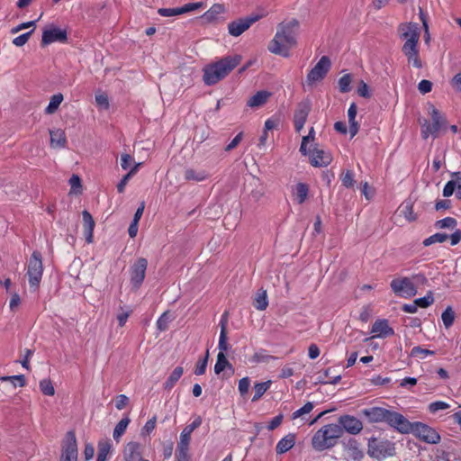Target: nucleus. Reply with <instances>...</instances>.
Segmentation results:
<instances>
[{"label": "nucleus", "mask_w": 461, "mask_h": 461, "mask_svg": "<svg viewBox=\"0 0 461 461\" xmlns=\"http://www.w3.org/2000/svg\"><path fill=\"white\" fill-rule=\"evenodd\" d=\"M399 37L404 41L402 52L407 59L409 65L416 68H422V60L420 56L419 41L420 28L417 23H402L398 26Z\"/></svg>", "instance_id": "f257e3e1"}, {"label": "nucleus", "mask_w": 461, "mask_h": 461, "mask_svg": "<svg viewBox=\"0 0 461 461\" xmlns=\"http://www.w3.org/2000/svg\"><path fill=\"white\" fill-rule=\"evenodd\" d=\"M298 28L299 23L296 19L279 23L274 39L269 42L268 50L285 58L289 57L290 50L297 43Z\"/></svg>", "instance_id": "f03ea898"}, {"label": "nucleus", "mask_w": 461, "mask_h": 461, "mask_svg": "<svg viewBox=\"0 0 461 461\" xmlns=\"http://www.w3.org/2000/svg\"><path fill=\"white\" fill-rule=\"evenodd\" d=\"M241 61L240 55L225 56L203 68V80L206 86H213L224 79Z\"/></svg>", "instance_id": "7ed1b4c3"}, {"label": "nucleus", "mask_w": 461, "mask_h": 461, "mask_svg": "<svg viewBox=\"0 0 461 461\" xmlns=\"http://www.w3.org/2000/svg\"><path fill=\"white\" fill-rule=\"evenodd\" d=\"M361 413L370 423L385 422L399 432L406 431L409 428V420L402 414L383 407L365 408Z\"/></svg>", "instance_id": "20e7f679"}, {"label": "nucleus", "mask_w": 461, "mask_h": 461, "mask_svg": "<svg viewBox=\"0 0 461 461\" xmlns=\"http://www.w3.org/2000/svg\"><path fill=\"white\" fill-rule=\"evenodd\" d=\"M343 436L340 425L330 423L318 429L312 438V447L316 451H324L337 445Z\"/></svg>", "instance_id": "39448f33"}, {"label": "nucleus", "mask_w": 461, "mask_h": 461, "mask_svg": "<svg viewBox=\"0 0 461 461\" xmlns=\"http://www.w3.org/2000/svg\"><path fill=\"white\" fill-rule=\"evenodd\" d=\"M427 113L430 121L427 119H423V122L420 121L422 128L421 134L425 139L429 136L436 138L441 131H446L447 126V118L445 114L431 103L427 104Z\"/></svg>", "instance_id": "423d86ee"}, {"label": "nucleus", "mask_w": 461, "mask_h": 461, "mask_svg": "<svg viewBox=\"0 0 461 461\" xmlns=\"http://www.w3.org/2000/svg\"><path fill=\"white\" fill-rule=\"evenodd\" d=\"M367 454L371 458L383 461L395 456V443L381 437H371L367 442Z\"/></svg>", "instance_id": "0eeeda50"}, {"label": "nucleus", "mask_w": 461, "mask_h": 461, "mask_svg": "<svg viewBox=\"0 0 461 461\" xmlns=\"http://www.w3.org/2000/svg\"><path fill=\"white\" fill-rule=\"evenodd\" d=\"M29 285L32 291L38 290L43 276V264L41 253L35 250L32 253L28 263L27 272Z\"/></svg>", "instance_id": "6e6552de"}, {"label": "nucleus", "mask_w": 461, "mask_h": 461, "mask_svg": "<svg viewBox=\"0 0 461 461\" xmlns=\"http://www.w3.org/2000/svg\"><path fill=\"white\" fill-rule=\"evenodd\" d=\"M409 428L406 431H400L401 433L411 432L415 437L429 444H438L440 441V435L438 431L422 422H410Z\"/></svg>", "instance_id": "1a4fd4ad"}, {"label": "nucleus", "mask_w": 461, "mask_h": 461, "mask_svg": "<svg viewBox=\"0 0 461 461\" xmlns=\"http://www.w3.org/2000/svg\"><path fill=\"white\" fill-rule=\"evenodd\" d=\"M300 151L304 156H309L312 167H327L332 161L330 153L318 149L316 146H300Z\"/></svg>", "instance_id": "9d476101"}, {"label": "nucleus", "mask_w": 461, "mask_h": 461, "mask_svg": "<svg viewBox=\"0 0 461 461\" xmlns=\"http://www.w3.org/2000/svg\"><path fill=\"white\" fill-rule=\"evenodd\" d=\"M390 287L395 295L402 298H411L417 294L414 282L408 276L393 279Z\"/></svg>", "instance_id": "9b49d317"}, {"label": "nucleus", "mask_w": 461, "mask_h": 461, "mask_svg": "<svg viewBox=\"0 0 461 461\" xmlns=\"http://www.w3.org/2000/svg\"><path fill=\"white\" fill-rule=\"evenodd\" d=\"M148 267V260L144 258H139L131 267L130 276L131 283L133 288L138 289L143 283L146 276Z\"/></svg>", "instance_id": "f8f14e48"}, {"label": "nucleus", "mask_w": 461, "mask_h": 461, "mask_svg": "<svg viewBox=\"0 0 461 461\" xmlns=\"http://www.w3.org/2000/svg\"><path fill=\"white\" fill-rule=\"evenodd\" d=\"M68 41V32L56 26L47 28L42 32L41 46L45 47L53 42L66 43Z\"/></svg>", "instance_id": "ddd939ff"}, {"label": "nucleus", "mask_w": 461, "mask_h": 461, "mask_svg": "<svg viewBox=\"0 0 461 461\" xmlns=\"http://www.w3.org/2000/svg\"><path fill=\"white\" fill-rule=\"evenodd\" d=\"M330 68V60L327 56H322L318 63L311 69L307 75L309 84L321 81L324 78Z\"/></svg>", "instance_id": "4468645a"}, {"label": "nucleus", "mask_w": 461, "mask_h": 461, "mask_svg": "<svg viewBox=\"0 0 461 461\" xmlns=\"http://www.w3.org/2000/svg\"><path fill=\"white\" fill-rule=\"evenodd\" d=\"M365 456L359 442L350 438L343 443V459L345 461H362Z\"/></svg>", "instance_id": "2eb2a0df"}, {"label": "nucleus", "mask_w": 461, "mask_h": 461, "mask_svg": "<svg viewBox=\"0 0 461 461\" xmlns=\"http://www.w3.org/2000/svg\"><path fill=\"white\" fill-rule=\"evenodd\" d=\"M59 461H77V444L72 431L67 434V441L62 447Z\"/></svg>", "instance_id": "dca6fc26"}, {"label": "nucleus", "mask_w": 461, "mask_h": 461, "mask_svg": "<svg viewBox=\"0 0 461 461\" xmlns=\"http://www.w3.org/2000/svg\"><path fill=\"white\" fill-rule=\"evenodd\" d=\"M260 17L258 15L253 17H246L233 21L228 24L229 33L234 37L241 35Z\"/></svg>", "instance_id": "f3484780"}, {"label": "nucleus", "mask_w": 461, "mask_h": 461, "mask_svg": "<svg viewBox=\"0 0 461 461\" xmlns=\"http://www.w3.org/2000/svg\"><path fill=\"white\" fill-rule=\"evenodd\" d=\"M343 429V431L357 435L363 429V423L357 418L351 415H343L339 419V424Z\"/></svg>", "instance_id": "a211bd4d"}, {"label": "nucleus", "mask_w": 461, "mask_h": 461, "mask_svg": "<svg viewBox=\"0 0 461 461\" xmlns=\"http://www.w3.org/2000/svg\"><path fill=\"white\" fill-rule=\"evenodd\" d=\"M310 111L311 105L308 102H301L298 104L294 115V128L298 133L303 130Z\"/></svg>", "instance_id": "6ab92c4d"}, {"label": "nucleus", "mask_w": 461, "mask_h": 461, "mask_svg": "<svg viewBox=\"0 0 461 461\" xmlns=\"http://www.w3.org/2000/svg\"><path fill=\"white\" fill-rule=\"evenodd\" d=\"M371 333L374 334L373 338H386L393 336L394 330L389 326L386 319H378L373 323Z\"/></svg>", "instance_id": "aec40b11"}, {"label": "nucleus", "mask_w": 461, "mask_h": 461, "mask_svg": "<svg viewBox=\"0 0 461 461\" xmlns=\"http://www.w3.org/2000/svg\"><path fill=\"white\" fill-rule=\"evenodd\" d=\"M123 457L125 461H141V445L135 441L129 442L124 447Z\"/></svg>", "instance_id": "412c9836"}, {"label": "nucleus", "mask_w": 461, "mask_h": 461, "mask_svg": "<svg viewBox=\"0 0 461 461\" xmlns=\"http://www.w3.org/2000/svg\"><path fill=\"white\" fill-rule=\"evenodd\" d=\"M82 218H83L84 235L86 238V241L89 244V243L93 242L94 230H95V222L91 213L86 210H84L82 212Z\"/></svg>", "instance_id": "4be33fe9"}, {"label": "nucleus", "mask_w": 461, "mask_h": 461, "mask_svg": "<svg viewBox=\"0 0 461 461\" xmlns=\"http://www.w3.org/2000/svg\"><path fill=\"white\" fill-rule=\"evenodd\" d=\"M293 196L298 204H303L309 194V185L305 183H298L293 188Z\"/></svg>", "instance_id": "5701e85b"}, {"label": "nucleus", "mask_w": 461, "mask_h": 461, "mask_svg": "<svg viewBox=\"0 0 461 461\" xmlns=\"http://www.w3.org/2000/svg\"><path fill=\"white\" fill-rule=\"evenodd\" d=\"M270 95L268 91H258L248 100L247 104L252 108L262 106L267 102Z\"/></svg>", "instance_id": "b1692460"}, {"label": "nucleus", "mask_w": 461, "mask_h": 461, "mask_svg": "<svg viewBox=\"0 0 461 461\" xmlns=\"http://www.w3.org/2000/svg\"><path fill=\"white\" fill-rule=\"evenodd\" d=\"M189 446L190 442L179 438L176 450V458L177 461H191Z\"/></svg>", "instance_id": "393cba45"}, {"label": "nucleus", "mask_w": 461, "mask_h": 461, "mask_svg": "<svg viewBox=\"0 0 461 461\" xmlns=\"http://www.w3.org/2000/svg\"><path fill=\"white\" fill-rule=\"evenodd\" d=\"M295 444L294 435L289 434L282 438L276 444V450L277 454H284L290 450Z\"/></svg>", "instance_id": "a878e982"}, {"label": "nucleus", "mask_w": 461, "mask_h": 461, "mask_svg": "<svg viewBox=\"0 0 461 461\" xmlns=\"http://www.w3.org/2000/svg\"><path fill=\"white\" fill-rule=\"evenodd\" d=\"M184 176L187 181L201 182L205 180L209 176V174L205 170L187 168L185 170Z\"/></svg>", "instance_id": "bb28decb"}, {"label": "nucleus", "mask_w": 461, "mask_h": 461, "mask_svg": "<svg viewBox=\"0 0 461 461\" xmlns=\"http://www.w3.org/2000/svg\"><path fill=\"white\" fill-rule=\"evenodd\" d=\"M357 113V107L355 103H352L348 110V117L349 122V131L351 137L355 136L358 131V125L356 122V116Z\"/></svg>", "instance_id": "cd10ccee"}, {"label": "nucleus", "mask_w": 461, "mask_h": 461, "mask_svg": "<svg viewBox=\"0 0 461 461\" xmlns=\"http://www.w3.org/2000/svg\"><path fill=\"white\" fill-rule=\"evenodd\" d=\"M202 421V418L200 416H197L192 421V423L188 424L186 427L184 428L180 434V439L187 440L188 442H190L193 431L201 426Z\"/></svg>", "instance_id": "c85d7f7f"}, {"label": "nucleus", "mask_w": 461, "mask_h": 461, "mask_svg": "<svg viewBox=\"0 0 461 461\" xmlns=\"http://www.w3.org/2000/svg\"><path fill=\"white\" fill-rule=\"evenodd\" d=\"M224 12L225 8L223 5L214 4L203 14V18L207 22H213L218 18L220 14H223Z\"/></svg>", "instance_id": "c756f323"}, {"label": "nucleus", "mask_w": 461, "mask_h": 461, "mask_svg": "<svg viewBox=\"0 0 461 461\" xmlns=\"http://www.w3.org/2000/svg\"><path fill=\"white\" fill-rule=\"evenodd\" d=\"M63 100L64 96L61 93L53 95L50 97V103L48 106L45 108L44 113L49 115L55 113L58 111Z\"/></svg>", "instance_id": "7c9ffc66"}, {"label": "nucleus", "mask_w": 461, "mask_h": 461, "mask_svg": "<svg viewBox=\"0 0 461 461\" xmlns=\"http://www.w3.org/2000/svg\"><path fill=\"white\" fill-rule=\"evenodd\" d=\"M253 305L258 311H264L267 308L268 299L266 290L260 289L258 291L253 302Z\"/></svg>", "instance_id": "2f4dec72"}, {"label": "nucleus", "mask_w": 461, "mask_h": 461, "mask_svg": "<svg viewBox=\"0 0 461 461\" xmlns=\"http://www.w3.org/2000/svg\"><path fill=\"white\" fill-rule=\"evenodd\" d=\"M278 126V120L275 118H268L265 122V129L263 134L260 136V144H265L268 140L269 133L273 135V130Z\"/></svg>", "instance_id": "473e14b6"}, {"label": "nucleus", "mask_w": 461, "mask_h": 461, "mask_svg": "<svg viewBox=\"0 0 461 461\" xmlns=\"http://www.w3.org/2000/svg\"><path fill=\"white\" fill-rule=\"evenodd\" d=\"M183 373H184L183 367L182 366H176L172 371V373L167 377V379L166 380V382L164 384V388L166 390H171L175 386L176 382L181 378V376L183 375Z\"/></svg>", "instance_id": "72a5a7b5"}, {"label": "nucleus", "mask_w": 461, "mask_h": 461, "mask_svg": "<svg viewBox=\"0 0 461 461\" xmlns=\"http://www.w3.org/2000/svg\"><path fill=\"white\" fill-rule=\"evenodd\" d=\"M271 384L272 381L270 380L262 383H256L254 385V396L252 397V402H258L270 388Z\"/></svg>", "instance_id": "f704fd0d"}, {"label": "nucleus", "mask_w": 461, "mask_h": 461, "mask_svg": "<svg viewBox=\"0 0 461 461\" xmlns=\"http://www.w3.org/2000/svg\"><path fill=\"white\" fill-rule=\"evenodd\" d=\"M130 419L128 417L122 418L115 426L113 433V437L115 441H119L122 436L124 434L129 423Z\"/></svg>", "instance_id": "c9c22d12"}, {"label": "nucleus", "mask_w": 461, "mask_h": 461, "mask_svg": "<svg viewBox=\"0 0 461 461\" xmlns=\"http://www.w3.org/2000/svg\"><path fill=\"white\" fill-rule=\"evenodd\" d=\"M140 165L141 163L135 164L134 167H131V170L122 178V180L117 185L118 193L122 194L124 192L128 181L133 175L137 173L138 168Z\"/></svg>", "instance_id": "e433bc0d"}, {"label": "nucleus", "mask_w": 461, "mask_h": 461, "mask_svg": "<svg viewBox=\"0 0 461 461\" xmlns=\"http://www.w3.org/2000/svg\"><path fill=\"white\" fill-rule=\"evenodd\" d=\"M402 213L409 221H414L417 219L413 210V203L411 201H406L402 204Z\"/></svg>", "instance_id": "4c0bfd02"}, {"label": "nucleus", "mask_w": 461, "mask_h": 461, "mask_svg": "<svg viewBox=\"0 0 461 461\" xmlns=\"http://www.w3.org/2000/svg\"><path fill=\"white\" fill-rule=\"evenodd\" d=\"M448 239V235L446 233H435L429 238L425 239L422 242L424 247H429L435 243H443Z\"/></svg>", "instance_id": "58836bf2"}, {"label": "nucleus", "mask_w": 461, "mask_h": 461, "mask_svg": "<svg viewBox=\"0 0 461 461\" xmlns=\"http://www.w3.org/2000/svg\"><path fill=\"white\" fill-rule=\"evenodd\" d=\"M228 366H230V363L225 356V353L219 352L217 355V360L214 365V372L215 374L219 375Z\"/></svg>", "instance_id": "ea45409f"}, {"label": "nucleus", "mask_w": 461, "mask_h": 461, "mask_svg": "<svg viewBox=\"0 0 461 461\" xmlns=\"http://www.w3.org/2000/svg\"><path fill=\"white\" fill-rule=\"evenodd\" d=\"M271 359H275V357L271 355H268L265 349H260L255 352L251 357V361L256 364L267 363L269 362Z\"/></svg>", "instance_id": "a19ab883"}, {"label": "nucleus", "mask_w": 461, "mask_h": 461, "mask_svg": "<svg viewBox=\"0 0 461 461\" xmlns=\"http://www.w3.org/2000/svg\"><path fill=\"white\" fill-rule=\"evenodd\" d=\"M1 381H9L12 383L14 387H23L26 385V379L23 375H11V376H1Z\"/></svg>", "instance_id": "79ce46f5"}, {"label": "nucleus", "mask_w": 461, "mask_h": 461, "mask_svg": "<svg viewBox=\"0 0 461 461\" xmlns=\"http://www.w3.org/2000/svg\"><path fill=\"white\" fill-rule=\"evenodd\" d=\"M41 392L47 396H53L55 394V389L50 379L45 378L40 381Z\"/></svg>", "instance_id": "37998d69"}, {"label": "nucleus", "mask_w": 461, "mask_h": 461, "mask_svg": "<svg viewBox=\"0 0 461 461\" xmlns=\"http://www.w3.org/2000/svg\"><path fill=\"white\" fill-rule=\"evenodd\" d=\"M456 225V220L452 217H446L435 222V227L438 229H454Z\"/></svg>", "instance_id": "c03bdc74"}, {"label": "nucleus", "mask_w": 461, "mask_h": 461, "mask_svg": "<svg viewBox=\"0 0 461 461\" xmlns=\"http://www.w3.org/2000/svg\"><path fill=\"white\" fill-rule=\"evenodd\" d=\"M444 326L447 329L451 327L455 321V312L451 307H447L441 314Z\"/></svg>", "instance_id": "a18cd8bd"}, {"label": "nucleus", "mask_w": 461, "mask_h": 461, "mask_svg": "<svg viewBox=\"0 0 461 461\" xmlns=\"http://www.w3.org/2000/svg\"><path fill=\"white\" fill-rule=\"evenodd\" d=\"M50 134L51 144H65L67 141L65 132L60 129L50 131Z\"/></svg>", "instance_id": "49530a36"}, {"label": "nucleus", "mask_w": 461, "mask_h": 461, "mask_svg": "<svg viewBox=\"0 0 461 461\" xmlns=\"http://www.w3.org/2000/svg\"><path fill=\"white\" fill-rule=\"evenodd\" d=\"M352 78L350 74H346L339 79V89L341 93H348L351 90Z\"/></svg>", "instance_id": "de8ad7c7"}, {"label": "nucleus", "mask_w": 461, "mask_h": 461, "mask_svg": "<svg viewBox=\"0 0 461 461\" xmlns=\"http://www.w3.org/2000/svg\"><path fill=\"white\" fill-rule=\"evenodd\" d=\"M70 193L78 194L82 193L81 179L77 175H72L69 179Z\"/></svg>", "instance_id": "09e8293b"}, {"label": "nucleus", "mask_w": 461, "mask_h": 461, "mask_svg": "<svg viewBox=\"0 0 461 461\" xmlns=\"http://www.w3.org/2000/svg\"><path fill=\"white\" fill-rule=\"evenodd\" d=\"M414 301H415V304L418 307L427 308L434 303V298L432 296L431 292H429L427 295L418 298V299H415Z\"/></svg>", "instance_id": "8fccbe9b"}, {"label": "nucleus", "mask_w": 461, "mask_h": 461, "mask_svg": "<svg viewBox=\"0 0 461 461\" xmlns=\"http://www.w3.org/2000/svg\"><path fill=\"white\" fill-rule=\"evenodd\" d=\"M33 32H34V30L32 29L30 32H27L25 33H23V34L15 37L13 40V44L16 47H23V45H25L28 42V41Z\"/></svg>", "instance_id": "3c124183"}, {"label": "nucleus", "mask_w": 461, "mask_h": 461, "mask_svg": "<svg viewBox=\"0 0 461 461\" xmlns=\"http://www.w3.org/2000/svg\"><path fill=\"white\" fill-rule=\"evenodd\" d=\"M209 351L207 350L205 357L200 359L194 368V374L196 375H202L205 373L208 362Z\"/></svg>", "instance_id": "603ef678"}, {"label": "nucleus", "mask_w": 461, "mask_h": 461, "mask_svg": "<svg viewBox=\"0 0 461 461\" xmlns=\"http://www.w3.org/2000/svg\"><path fill=\"white\" fill-rule=\"evenodd\" d=\"M341 182L342 185L347 187L350 188L354 185V173L351 170L345 171L341 176Z\"/></svg>", "instance_id": "864d4df0"}, {"label": "nucleus", "mask_w": 461, "mask_h": 461, "mask_svg": "<svg viewBox=\"0 0 461 461\" xmlns=\"http://www.w3.org/2000/svg\"><path fill=\"white\" fill-rule=\"evenodd\" d=\"M313 403L311 402H306L302 408L298 409L294 412H293L292 418L297 419L304 414L311 412L313 409Z\"/></svg>", "instance_id": "5fc2aeb1"}, {"label": "nucleus", "mask_w": 461, "mask_h": 461, "mask_svg": "<svg viewBox=\"0 0 461 461\" xmlns=\"http://www.w3.org/2000/svg\"><path fill=\"white\" fill-rule=\"evenodd\" d=\"M169 316L168 312H165L157 321V328L160 331H165L168 328Z\"/></svg>", "instance_id": "6e6d98bb"}, {"label": "nucleus", "mask_w": 461, "mask_h": 461, "mask_svg": "<svg viewBox=\"0 0 461 461\" xmlns=\"http://www.w3.org/2000/svg\"><path fill=\"white\" fill-rule=\"evenodd\" d=\"M448 408H449V404L443 401H436V402L429 403V411L431 413H435L438 411L447 410Z\"/></svg>", "instance_id": "4d7b16f0"}, {"label": "nucleus", "mask_w": 461, "mask_h": 461, "mask_svg": "<svg viewBox=\"0 0 461 461\" xmlns=\"http://www.w3.org/2000/svg\"><path fill=\"white\" fill-rule=\"evenodd\" d=\"M204 6V4L203 2H197V3H188L185 5L179 7L181 14L195 11L197 9L203 8Z\"/></svg>", "instance_id": "13d9d810"}, {"label": "nucleus", "mask_w": 461, "mask_h": 461, "mask_svg": "<svg viewBox=\"0 0 461 461\" xmlns=\"http://www.w3.org/2000/svg\"><path fill=\"white\" fill-rule=\"evenodd\" d=\"M250 380L249 377H243L239 381L238 389L241 396H245L249 389Z\"/></svg>", "instance_id": "bf43d9fd"}, {"label": "nucleus", "mask_w": 461, "mask_h": 461, "mask_svg": "<svg viewBox=\"0 0 461 461\" xmlns=\"http://www.w3.org/2000/svg\"><path fill=\"white\" fill-rule=\"evenodd\" d=\"M112 447V444L109 439L101 440L98 442V453L108 456Z\"/></svg>", "instance_id": "052dcab7"}, {"label": "nucleus", "mask_w": 461, "mask_h": 461, "mask_svg": "<svg viewBox=\"0 0 461 461\" xmlns=\"http://www.w3.org/2000/svg\"><path fill=\"white\" fill-rule=\"evenodd\" d=\"M158 13L164 17H170L181 14L180 8H159Z\"/></svg>", "instance_id": "680f3d73"}, {"label": "nucleus", "mask_w": 461, "mask_h": 461, "mask_svg": "<svg viewBox=\"0 0 461 461\" xmlns=\"http://www.w3.org/2000/svg\"><path fill=\"white\" fill-rule=\"evenodd\" d=\"M411 354L413 357H420L421 358H424L426 356L434 355V352L431 351V350L425 349V348H422L417 346V347H414L411 349Z\"/></svg>", "instance_id": "e2e57ef3"}, {"label": "nucleus", "mask_w": 461, "mask_h": 461, "mask_svg": "<svg viewBox=\"0 0 461 461\" xmlns=\"http://www.w3.org/2000/svg\"><path fill=\"white\" fill-rule=\"evenodd\" d=\"M35 26H36V21H30V22L22 23L18 24L17 26L12 28L11 29V33L12 34H15V33L19 32L22 30H24V29H27V28H31V27H32V29L34 30Z\"/></svg>", "instance_id": "0e129e2a"}, {"label": "nucleus", "mask_w": 461, "mask_h": 461, "mask_svg": "<svg viewBox=\"0 0 461 461\" xmlns=\"http://www.w3.org/2000/svg\"><path fill=\"white\" fill-rule=\"evenodd\" d=\"M156 423H157L156 417H152L151 419H149L145 423L144 427L142 428L141 434L149 435V433H151L154 430L155 427H156Z\"/></svg>", "instance_id": "69168bd1"}, {"label": "nucleus", "mask_w": 461, "mask_h": 461, "mask_svg": "<svg viewBox=\"0 0 461 461\" xmlns=\"http://www.w3.org/2000/svg\"><path fill=\"white\" fill-rule=\"evenodd\" d=\"M95 103L96 104L103 109L109 108V100L108 96L105 94H100L95 95Z\"/></svg>", "instance_id": "338daca9"}, {"label": "nucleus", "mask_w": 461, "mask_h": 461, "mask_svg": "<svg viewBox=\"0 0 461 461\" xmlns=\"http://www.w3.org/2000/svg\"><path fill=\"white\" fill-rule=\"evenodd\" d=\"M415 284V287L419 285H425L428 283V279L423 273L413 274L411 277Z\"/></svg>", "instance_id": "774afa93"}]
</instances>
